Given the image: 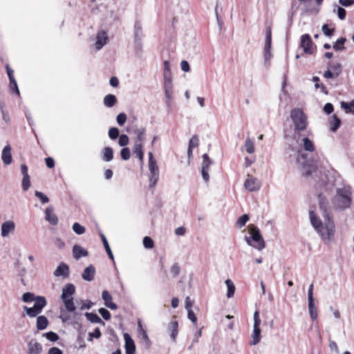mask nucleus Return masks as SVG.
Returning <instances> with one entry per match:
<instances>
[{"mask_svg":"<svg viewBox=\"0 0 354 354\" xmlns=\"http://www.w3.org/2000/svg\"><path fill=\"white\" fill-rule=\"evenodd\" d=\"M145 132L146 131L144 128L136 129L135 130V134L136 135L135 144H142V142L145 139Z\"/></svg>","mask_w":354,"mask_h":354,"instance_id":"nucleus-30","label":"nucleus"},{"mask_svg":"<svg viewBox=\"0 0 354 354\" xmlns=\"http://www.w3.org/2000/svg\"><path fill=\"white\" fill-rule=\"evenodd\" d=\"M346 41L345 37L339 38L333 45V49L336 51L342 50L344 48V44Z\"/></svg>","mask_w":354,"mask_h":354,"instance_id":"nucleus-37","label":"nucleus"},{"mask_svg":"<svg viewBox=\"0 0 354 354\" xmlns=\"http://www.w3.org/2000/svg\"><path fill=\"white\" fill-rule=\"evenodd\" d=\"M35 296L34 293L30 292H26L22 295L21 300L24 303H30L32 301H34L35 299Z\"/></svg>","mask_w":354,"mask_h":354,"instance_id":"nucleus-40","label":"nucleus"},{"mask_svg":"<svg viewBox=\"0 0 354 354\" xmlns=\"http://www.w3.org/2000/svg\"><path fill=\"white\" fill-rule=\"evenodd\" d=\"M170 272L172 274L173 277L174 278L179 275L180 272V268L178 263H175L171 266L170 268Z\"/></svg>","mask_w":354,"mask_h":354,"instance_id":"nucleus-54","label":"nucleus"},{"mask_svg":"<svg viewBox=\"0 0 354 354\" xmlns=\"http://www.w3.org/2000/svg\"><path fill=\"white\" fill-rule=\"evenodd\" d=\"M48 354H63V351L57 347H52L48 350Z\"/></svg>","mask_w":354,"mask_h":354,"instance_id":"nucleus-64","label":"nucleus"},{"mask_svg":"<svg viewBox=\"0 0 354 354\" xmlns=\"http://www.w3.org/2000/svg\"><path fill=\"white\" fill-rule=\"evenodd\" d=\"M48 325V320L44 315H37L36 326L37 330H43L47 328Z\"/></svg>","mask_w":354,"mask_h":354,"instance_id":"nucleus-22","label":"nucleus"},{"mask_svg":"<svg viewBox=\"0 0 354 354\" xmlns=\"http://www.w3.org/2000/svg\"><path fill=\"white\" fill-rule=\"evenodd\" d=\"M164 90L165 91H171L172 90V83L171 75H165L164 76Z\"/></svg>","mask_w":354,"mask_h":354,"instance_id":"nucleus-50","label":"nucleus"},{"mask_svg":"<svg viewBox=\"0 0 354 354\" xmlns=\"http://www.w3.org/2000/svg\"><path fill=\"white\" fill-rule=\"evenodd\" d=\"M116 102L117 98L115 95L113 94L106 95L104 98V104L109 108L113 107Z\"/></svg>","mask_w":354,"mask_h":354,"instance_id":"nucleus-31","label":"nucleus"},{"mask_svg":"<svg viewBox=\"0 0 354 354\" xmlns=\"http://www.w3.org/2000/svg\"><path fill=\"white\" fill-rule=\"evenodd\" d=\"M341 107L344 109L346 113L354 114V100H352L351 102H342Z\"/></svg>","mask_w":354,"mask_h":354,"instance_id":"nucleus-35","label":"nucleus"},{"mask_svg":"<svg viewBox=\"0 0 354 354\" xmlns=\"http://www.w3.org/2000/svg\"><path fill=\"white\" fill-rule=\"evenodd\" d=\"M98 312L105 320H109L111 319V313L107 309L104 308H100L98 310Z\"/></svg>","mask_w":354,"mask_h":354,"instance_id":"nucleus-57","label":"nucleus"},{"mask_svg":"<svg viewBox=\"0 0 354 354\" xmlns=\"http://www.w3.org/2000/svg\"><path fill=\"white\" fill-rule=\"evenodd\" d=\"M169 330H171V339L173 342H176L178 335V324L177 321H172L169 325Z\"/></svg>","mask_w":354,"mask_h":354,"instance_id":"nucleus-26","label":"nucleus"},{"mask_svg":"<svg viewBox=\"0 0 354 354\" xmlns=\"http://www.w3.org/2000/svg\"><path fill=\"white\" fill-rule=\"evenodd\" d=\"M84 316L91 323L100 324L102 326L105 325V322L95 313H86Z\"/></svg>","mask_w":354,"mask_h":354,"instance_id":"nucleus-25","label":"nucleus"},{"mask_svg":"<svg viewBox=\"0 0 354 354\" xmlns=\"http://www.w3.org/2000/svg\"><path fill=\"white\" fill-rule=\"evenodd\" d=\"M322 30L326 36L331 37L334 34L335 28H330L328 24H324L322 27Z\"/></svg>","mask_w":354,"mask_h":354,"instance_id":"nucleus-48","label":"nucleus"},{"mask_svg":"<svg viewBox=\"0 0 354 354\" xmlns=\"http://www.w3.org/2000/svg\"><path fill=\"white\" fill-rule=\"evenodd\" d=\"M313 82L315 83V87L316 88H321V91L324 94H328V90L326 87L323 84H319V77L317 76H314L312 79Z\"/></svg>","mask_w":354,"mask_h":354,"instance_id":"nucleus-41","label":"nucleus"},{"mask_svg":"<svg viewBox=\"0 0 354 354\" xmlns=\"http://www.w3.org/2000/svg\"><path fill=\"white\" fill-rule=\"evenodd\" d=\"M93 302L91 300H83L82 301V306L80 307L81 310H84L85 309H90L93 306Z\"/></svg>","mask_w":354,"mask_h":354,"instance_id":"nucleus-61","label":"nucleus"},{"mask_svg":"<svg viewBox=\"0 0 354 354\" xmlns=\"http://www.w3.org/2000/svg\"><path fill=\"white\" fill-rule=\"evenodd\" d=\"M102 159L105 162H110L113 158V150L110 147H104L102 151Z\"/></svg>","mask_w":354,"mask_h":354,"instance_id":"nucleus-24","label":"nucleus"},{"mask_svg":"<svg viewBox=\"0 0 354 354\" xmlns=\"http://www.w3.org/2000/svg\"><path fill=\"white\" fill-rule=\"evenodd\" d=\"M75 292V287L73 283H67L62 289L61 299H68L73 297V295Z\"/></svg>","mask_w":354,"mask_h":354,"instance_id":"nucleus-20","label":"nucleus"},{"mask_svg":"<svg viewBox=\"0 0 354 354\" xmlns=\"http://www.w3.org/2000/svg\"><path fill=\"white\" fill-rule=\"evenodd\" d=\"M149 186L155 187L159 179V169L152 152H149Z\"/></svg>","mask_w":354,"mask_h":354,"instance_id":"nucleus-6","label":"nucleus"},{"mask_svg":"<svg viewBox=\"0 0 354 354\" xmlns=\"http://www.w3.org/2000/svg\"><path fill=\"white\" fill-rule=\"evenodd\" d=\"M35 195L37 198H38L40 200L41 203L43 204L47 203L49 202L48 197L41 192L36 191L35 193Z\"/></svg>","mask_w":354,"mask_h":354,"instance_id":"nucleus-53","label":"nucleus"},{"mask_svg":"<svg viewBox=\"0 0 354 354\" xmlns=\"http://www.w3.org/2000/svg\"><path fill=\"white\" fill-rule=\"evenodd\" d=\"M102 298L104 301V305L106 307L110 308L111 310L118 309L117 304L113 302L112 296L110 295L108 290H103L102 293Z\"/></svg>","mask_w":354,"mask_h":354,"instance_id":"nucleus-17","label":"nucleus"},{"mask_svg":"<svg viewBox=\"0 0 354 354\" xmlns=\"http://www.w3.org/2000/svg\"><path fill=\"white\" fill-rule=\"evenodd\" d=\"M138 333L139 337L144 341L146 344L150 343L149 338L147 335V331L143 328L141 320L138 321Z\"/></svg>","mask_w":354,"mask_h":354,"instance_id":"nucleus-23","label":"nucleus"},{"mask_svg":"<svg viewBox=\"0 0 354 354\" xmlns=\"http://www.w3.org/2000/svg\"><path fill=\"white\" fill-rule=\"evenodd\" d=\"M308 311L310 316V318L313 320H316L317 318V308L315 305V301L314 299H308Z\"/></svg>","mask_w":354,"mask_h":354,"instance_id":"nucleus-27","label":"nucleus"},{"mask_svg":"<svg viewBox=\"0 0 354 354\" xmlns=\"http://www.w3.org/2000/svg\"><path fill=\"white\" fill-rule=\"evenodd\" d=\"M1 159L3 163L6 165L12 163V158L11 154V147L10 145H7L3 147L1 153Z\"/></svg>","mask_w":354,"mask_h":354,"instance_id":"nucleus-18","label":"nucleus"},{"mask_svg":"<svg viewBox=\"0 0 354 354\" xmlns=\"http://www.w3.org/2000/svg\"><path fill=\"white\" fill-rule=\"evenodd\" d=\"M27 346L28 354H41L43 351L42 345L35 340L30 341Z\"/></svg>","mask_w":354,"mask_h":354,"instance_id":"nucleus-14","label":"nucleus"},{"mask_svg":"<svg viewBox=\"0 0 354 354\" xmlns=\"http://www.w3.org/2000/svg\"><path fill=\"white\" fill-rule=\"evenodd\" d=\"M144 34L140 22L136 21L134 25V43L136 51H140L142 48V39Z\"/></svg>","mask_w":354,"mask_h":354,"instance_id":"nucleus-8","label":"nucleus"},{"mask_svg":"<svg viewBox=\"0 0 354 354\" xmlns=\"http://www.w3.org/2000/svg\"><path fill=\"white\" fill-rule=\"evenodd\" d=\"M108 36L106 32L101 30L98 32L95 43V47L97 50L102 48V47L107 43Z\"/></svg>","mask_w":354,"mask_h":354,"instance_id":"nucleus-13","label":"nucleus"},{"mask_svg":"<svg viewBox=\"0 0 354 354\" xmlns=\"http://www.w3.org/2000/svg\"><path fill=\"white\" fill-rule=\"evenodd\" d=\"M290 118L295 127L294 138L299 143L301 131L306 130L308 126L307 116L301 109L295 108L290 111Z\"/></svg>","mask_w":354,"mask_h":354,"instance_id":"nucleus-2","label":"nucleus"},{"mask_svg":"<svg viewBox=\"0 0 354 354\" xmlns=\"http://www.w3.org/2000/svg\"><path fill=\"white\" fill-rule=\"evenodd\" d=\"M15 224L12 221H8L1 225V236L3 237L7 236L10 232L14 231Z\"/></svg>","mask_w":354,"mask_h":354,"instance_id":"nucleus-21","label":"nucleus"},{"mask_svg":"<svg viewBox=\"0 0 354 354\" xmlns=\"http://www.w3.org/2000/svg\"><path fill=\"white\" fill-rule=\"evenodd\" d=\"M102 335L101 331L99 328H96L93 332L89 333L88 339V341H92L93 338L99 339Z\"/></svg>","mask_w":354,"mask_h":354,"instance_id":"nucleus-56","label":"nucleus"},{"mask_svg":"<svg viewBox=\"0 0 354 354\" xmlns=\"http://www.w3.org/2000/svg\"><path fill=\"white\" fill-rule=\"evenodd\" d=\"M245 151H247V153H248L250 154L254 153V142L250 138H248L246 140L245 143Z\"/></svg>","mask_w":354,"mask_h":354,"instance_id":"nucleus-47","label":"nucleus"},{"mask_svg":"<svg viewBox=\"0 0 354 354\" xmlns=\"http://www.w3.org/2000/svg\"><path fill=\"white\" fill-rule=\"evenodd\" d=\"M346 11L344 8L338 6L337 7V16L339 19L344 20L346 18Z\"/></svg>","mask_w":354,"mask_h":354,"instance_id":"nucleus-62","label":"nucleus"},{"mask_svg":"<svg viewBox=\"0 0 354 354\" xmlns=\"http://www.w3.org/2000/svg\"><path fill=\"white\" fill-rule=\"evenodd\" d=\"M47 339H48L50 342H56L59 339V335L53 332V331H49L43 335Z\"/></svg>","mask_w":354,"mask_h":354,"instance_id":"nucleus-44","label":"nucleus"},{"mask_svg":"<svg viewBox=\"0 0 354 354\" xmlns=\"http://www.w3.org/2000/svg\"><path fill=\"white\" fill-rule=\"evenodd\" d=\"M109 136L111 140H115L120 136V131L116 127H111L109 130Z\"/></svg>","mask_w":354,"mask_h":354,"instance_id":"nucleus-49","label":"nucleus"},{"mask_svg":"<svg viewBox=\"0 0 354 354\" xmlns=\"http://www.w3.org/2000/svg\"><path fill=\"white\" fill-rule=\"evenodd\" d=\"M333 111H334V107L331 103L328 102L324 105V111L326 114H330L333 112Z\"/></svg>","mask_w":354,"mask_h":354,"instance_id":"nucleus-63","label":"nucleus"},{"mask_svg":"<svg viewBox=\"0 0 354 354\" xmlns=\"http://www.w3.org/2000/svg\"><path fill=\"white\" fill-rule=\"evenodd\" d=\"M124 339L126 354H135L136 345L131 335L129 333H124Z\"/></svg>","mask_w":354,"mask_h":354,"instance_id":"nucleus-11","label":"nucleus"},{"mask_svg":"<svg viewBox=\"0 0 354 354\" xmlns=\"http://www.w3.org/2000/svg\"><path fill=\"white\" fill-rule=\"evenodd\" d=\"M300 45L306 54L313 53V42L309 34L306 33L301 35Z\"/></svg>","mask_w":354,"mask_h":354,"instance_id":"nucleus-9","label":"nucleus"},{"mask_svg":"<svg viewBox=\"0 0 354 354\" xmlns=\"http://www.w3.org/2000/svg\"><path fill=\"white\" fill-rule=\"evenodd\" d=\"M271 48H264V64L266 67L268 68L270 65V60L272 57V55L270 51Z\"/></svg>","mask_w":354,"mask_h":354,"instance_id":"nucleus-42","label":"nucleus"},{"mask_svg":"<svg viewBox=\"0 0 354 354\" xmlns=\"http://www.w3.org/2000/svg\"><path fill=\"white\" fill-rule=\"evenodd\" d=\"M73 230L78 235L83 234L85 232V227L79 223H75L73 225Z\"/></svg>","mask_w":354,"mask_h":354,"instance_id":"nucleus-46","label":"nucleus"},{"mask_svg":"<svg viewBox=\"0 0 354 354\" xmlns=\"http://www.w3.org/2000/svg\"><path fill=\"white\" fill-rule=\"evenodd\" d=\"M303 142V148L305 151L308 152H313L315 149L313 142L308 137H304L301 139Z\"/></svg>","mask_w":354,"mask_h":354,"instance_id":"nucleus-28","label":"nucleus"},{"mask_svg":"<svg viewBox=\"0 0 354 354\" xmlns=\"http://www.w3.org/2000/svg\"><path fill=\"white\" fill-rule=\"evenodd\" d=\"M172 92L173 91H165V104L169 111H171L172 109Z\"/></svg>","mask_w":354,"mask_h":354,"instance_id":"nucleus-38","label":"nucleus"},{"mask_svg":"<svg viewBox=\"0 0 354 354\" xmlns=\"http://www.w3.org/2000/svg\"><path fill=\"white\" fill-rule=\"evenodd\" d=\"M70 274L69 267L64 262L59 263L56 270L54 271L55 277H62L63 278L68 277Z\"/></svg>","mask_w":354,"mask_h":354,"instance_id":"nucleus-12","label":"nucleus"},{"mask_svg":"<svg viewBox=\"0 0 354 354\" xmlns=\"http://www.w3.org/2000/svg\"><path fill=\"white\" fill-rule=\"evenodd\" d=\"M143 245L147 249H151L154 246L153 239L149 236H145L143 239Z\"/></svg>","mask_w":354,"mask_h":354,"instance_id":"nucleus-51","label":"nucleus"},{"mask_svg":"<svg viewBox=\"0 0 354 354\" xmlns=\"http://www.w3.org/2000/svg\"><path fill=\"white\" fill-rule=\"evenodd\" d=\"M73 255L76 260H78L82 257H87L88 255V252L82 246L79 245H75L73 247Z\"/></svg>","mask_w":354,"mask_h":354,"instance_id":"nucleus-19","label":"nucleus"},{"mask_svg":"<svg viewBox=\"0 0 354 354\" xmlns=\"http://www.w3.org/2000/svg\"><path fill=\"white\" fill-rule=\"evenodd\" d=\"M225 284L227 288V291L226 295L228 298H231L232 297H233V295L234 294L235 286H234L233 282L229 279L225 281Z\"/></svg>","mask_w":354,"mask_h":354,"instance_id":"nucleus-36","label":"nucleus"},{"mask_svg":"<svg viewBox=\"0 0 354 354\" xmlns=\"http://www.w3.org/2000/svg\"><path fill=\"white\" fill-rule=\"evenodd\" d=\"M248 228L250 235L248 236H245L244 240L248 245L258 250H262L265 248L266 243L260 233L259 229L254 225H250Z\"/></svg>","mask_w":354,"mask_h":354,"instance_id":"nucleus-3","label":"nucleus"},{"mask_svg":"<svg viewBox=\"0 0 354 354\" xmlns=\"http://www.w3.org/2000/svg\"><path fill=\"white\" fill-rule=\"evenodd\" d=\"M248 220H249V216L246 214H243L238 218V220L236 221V226L239 228H241L242 227H243L245 225V223L248 221Z\"/></svg>","mask_w":354,"mask_h":354,"instance_id":"nucleus-43","label":"nucleus"},{"mask_svg":"<svg viewBox=\"0 0 354 354\" xmlns=\"http://www.w3.org/2000/svg\"><path fill=\"white\" fill-rule=\"evenodd\" d=\"M62 301L64 304V306L66 307V309L68 312L73 313L75 312L76 308L74 304L73 297H70L68 299H62Z\"/></svg>","mask_w":354,"mask_h":354,"instance_id":"nucleus-34","label":"nucleus"},{"mask_svg":"<svg viewBox=\"0 0 354 354\" xmlns=\"http://www.w3.org/2000/svg\"><path fill=\"white\" fill-rule=\"evenodd\" d=\"M116 120L120 126L124 125L127 121V115L124 113H120L117 115Z\"/></svg>","mask_w":354,"mask_h":354,"instance_id":"nucleus-58","label":"nucleus"},{"mask_svg":"<svg viewBox=\"0 0 354 354\" xmlns=\"http://www.w3.org/2000/svg\"><path fill=\"white\" fill-rule=\"evenodd\" d=\"M244 186L249 192H256L260 189L261 183L257 178L248 175L244 183Z\"/></svg>","mask_w":354,"mask_h":354,"instance_id":"nucleus-10","label":"nucleus"},{"mask_svg":"<svg viewBox=\"0 0 354 354\" xmlns=\"http://www.w3.org/2000/svg\"><path fill=\"white\" fill-rule=\"evenodd\" d=\"M129 138L126 134H122L119 136L118 145L121 147H125L129 144Z\"/></svg>","mask_w":354,"mask_h":354,"instance_id":"nucleus-55","label":"nucleus"},{"mask_svg":"<svg viewBox=\"0 0 354 354\" xmlns=\"http://www.w3.org/2000/svg\"><path fill=\"white\" fill-rule=\"evenodd\" d=\"M10 89L12 94H17L19 95V90L15 78L10 80Z\"/></svg>","mask_w":354,"mask_h":354,"instance_id":"nucleus-45","label":"nucleus"},{"mask_svg":"<svg viewBox=\"0 0 354 354\" xmlns=\"http://www.w3.org/2000/svg\"><path fill=\"white\" fill-rule=\"evenodd\" d=\"M318 197L320 209L323 211L324 222L323 223L313 210L309 212L310 222L323 241L325 243L329 242L334 238L335 224L332 218L327 212L328 203L323 198L322 194H319Z\"/></svg>","mask_w":354,"mask_h":354,"instance_id":"nucleus-1","label":"nucleus"},{"mask_svg":"<svg viewBox=\"0 0 354 354\" xmlns=\"http://www.w3.org/2000/svg\"><path fill=\"white\" fill-rule=\"evenodd\" d=\"M34 301L35 304L32 307H28L26 306L23 307L24 312L21 315L23 317L26 315L32 318L36 317L42 312L43 309L47 305L46 299L44 296H37Z\"/></svg>","mask_w":354,"mask_h":354,"instance_id":"nucleus-5","label":"nucleus"},{"mask_svg":"<svg viewBox=\"0 0 354 354\" xmlns=\"http://www.w3.org/2000/svg\"><path fill=\"white\" fill-rule=\"evenodd\" d=\"M22 188L24 191H27L30 187V176L23 177L21 183Z\"/></svg>","mask_w":354,"mask_h":354,"instance_id":"nucleus-59","label":"nucleus"},{"mask_svg":"<svg viewBox=\"0 0 354 354\" xmlns=\"http://www.w3.org/2000/svg\"><path fill=\"white\" fill-rule=\"evenodd\" d=\"M100 236H101V239H102V241L103 243V245H104V249L107 253V255L109 256V257L113 261L114 259V257H113V252L110 248V246L109 245V243H108V241L106 238V236H104V234L101 233L100 234Z\"/></svg>","mask_w":354,"mask_h":354,"instance_id":"nucleus-33","label":"nucleus"},{"mask_svg":"<svg viewBox=\"0 0 354 354\" xmlns=\"http://www.w3.org/2000/svg\"><path fill=\"white\" fill-rule=\"evenodd\" d=\"M120 156L123 160H127L131 157V151L128 147H124L120 151Z\"/></svg>","mask_w":354,"mask_h":354,"instance_id":"nucleus-52","label":"nucleus"},{"mask_svg":"<svg viewBox=\"0 0 354 354\" xmlns=\"http://www.w3.org/2000/svg\"><path fill=\"white\" fill-rule=\"evenodd\" d=\"M142 144H134L133 147V153L134 155H136L139 160L142 162L144 158V152L142 150Z\"/></svg>","mask_w":354,"mask_h":354,"instance_id":"nucleus-29","label":"nucleus"},{"mask_svg":"<svg viewBox=\"0 0 354 354\" xmlns=\"http://www.w3.org/2000/svg\"><path fill=\"white\" fill-rule=\"evenodd\" d=\"M330 129L333 132H335L341 125V120L336 115H333L330 121Z\"/></svg>","mask_w":354,"mask_h":354,"instance_id":"nucleus-32","label":"nucleus"},{"mask_svg":"<svg viewBox=\"0 0 354 354\" xmlns=\"http://www.w3.org/2000/svg\"><path fill=\"white\" fill-rule=\"evenodd\" d=\"M261 321L259 317V313L258 310H256L254 313V326H253V331L252 333V341L250 342V344L252 346H254L259 344L261 339Z\"/></svg>","mask_w":354,"mask_h":354,"instance_id":"nucleus-7","label":"nucleus"},{"mask_svg":"<svg viewBox=\"0 0 354 354\" xmlns=\"http://www.w3.org/2000/svg\"><path fill=\"white\" fill-rule=\"evenodd\" d=\"M328 65L333 69L334 73H335V77H338L341 73V64L336 63L330 65V63L329 62Z\"/></svg>","mask_w":354,"mask_h":354,"instance_id":"nucleus-60","label":"nucleus"},{"mask_svg":"<svg viewBox=\"0 0 354 354\" xmlns=\"http://www.w3.org/2000/svg\"><path fill=\"white\" fill-rule=\"evenodd\" d=\"M212 160L209 158L207 153L203 155V162L201 169L209 170L210 165L212 164Z\"/></svg>","mask_w":354,"mask_h":354,"instance_id":"nucleus-39","label":"nucleus"},{"mask_svg":"<svg viewBox=\"0 0 354 354\" xmlns=\"http://www.w3.org/2000/svg\"><path fill=\"white\" fill-rule=\"evenodd\" d=\"M334 205L341 209L348 208L351 203V192L346 188H338L333 198Z\"/></svg>","mask_w":354,"mask_h":354,"instance_id":"nucleus-4","label":"nucleus"},{"mask_svg":"<svg viewBox=\"0 0 354 354\" xmlns=\"http://www.w3.org/2000/svg\"><path fill=\"white\" fill-rule=\"evenodd\" d=\"M45 219L53 225H56L58 223V217L54 214V209L52 206L46 207L45 210Z\"/></svg>","mask_w":354,"mask_h":354,"instance_id":"nucleus-15","label":"nucleus"},{"mask_svg":"<svg viewBox=\"0 0 354 354\" xmlns=\"http://www.w3.org/2000/svg\"><path fill=\"white\" fill-rule=\"evenodd\" d=\"M95 267L91 264L84 270L82 277L84 281H91L95 278Z\"/></svg>","mask_w":354,"mask_h":354,"instance_id":"nucleus-16","label":"nucleus"}]
</instances>
